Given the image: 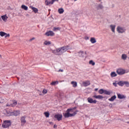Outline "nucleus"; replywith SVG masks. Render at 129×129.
I'll return each mask as SVG.
<instances>
[{
  "mask_svg": "<svg viewBox=\"0 0 129 129\" xmlns=\"http://www.w3.org/2000/svg\"><path fill=\"white\" fill-rule=\"evenodd\" d=\"M75 108H69L67 110L66 112L63 114V116L65 118H68V117H72L75 116L77 114L78 111H74Z\"/></svg>",
  "mask_w": 129,
  "mask_h": 129,
  "instance_id": "f257e3e1",
  "label": "nucleus"
},
{
  "mask_svg": "<svg viewBox=\"0 0 129 129\" xmlns=\"http://www.w3.org/2000/svg\"><path fill=\"white\" fill-rule=\"evenodd\" d=\"M68 48H69V46L68 45L61 47L58 48H57L56 49L53 50L52 53H54V54H57V53H58V55H62L63 53H65L67 50H68Z\"/></svg>",
  "mask_w": 129,
  "mask_h": 129,
  "instance_id": "f03ea898",
  "label": "nucleus"
},
{
  "mask_svg": "<svg viewBox=\"0 0 129 129\" xmlns=\"http://www.w3.org/2000/svg\"><path fill=\"white\" fill-rule=\"evenodd\" d=\"M12 125V122L11 120H5L4 121V123L2 124V126L4 128H8V127H10Z\"/></svg>",
  "mask_w": 129,
  "mask_h": 129,
  "instance_id": "7ed1b4c3",
  "label": "nucleus"
},
{
  "mask_svg": "<svg viewBox=\"0 0 129 129\" xmlns=\"http://www.w3.org/2000/svg\"><path fill=\"white\" fill-rule=\"evenodd\" d=\"M116 30L117 32H118V33H119V34H123V33L125 32V29L121 26H117Z\"/></svg>",
  "mask_w": 129,
  "mask_h": 129,
  "instance_id": "20e7f679",
  "label": "nucleus"
},
{
  "mask_svg": "<svg viewBox=\"0 0 129 129\" xmlns=\"http://www.w3.org/2000/svg\"><path fill=\"white\" fill-rule=\"evenodd\" d=\"M116 72L117 74L119 75H122L123 74H124L125 73H127V72H125V70L122 69H118Z\"/></svg>",
  "mask_w": 129,
  "mask_h": 129,
  "instance_id": "39448f33",
  "label": "nucleus"
},
{
  "mask_svg": "<svg viewBox=\"0 0 129 129\" xmlns=\"http://www.w3.org/2000/svg\"><path fill=\"white\" fill-rule=\"evenodd\" d=\"M62 117L63 116H62V114H57L54 115V118H56V120H58V121H60Z\"/></svg>",
  "mask_w": 129,
  "mask_h": 129,
  "instance_id": "423d86ee",
  "label": "nucleus"
},
{
  "mask_svg": "<svg viewBox=\"0 0 129 129\" xmlns=\"http://www.w3.org/2000/svg\"><path fill=\"white\" fill-rule=\"evenodd\" d=\"M54 2H58V0H52L50 2H48V0H45V6H49V5H53Z\"/></svg>",
  "mask_w": 129,
  "mask_h": 129,
  "instance_id": "0eeeda50",
  "label": "nucleus"
},
{
  "mask_svg": "<svg viewBox=\"0 0 129 129\" xmlns=\"http://www.w3.org/2000/svg\"><path fill=\"white\" fill-rule=\"evenodd\" d=\"M88 102L89 103H94L95 104L97 102V101L96 100H93L92 98L89 97L87 98Z\"/></svg>",
  "mask_w": 129,
  "mask_h": 129,
  "instance_id": "6e6552de",
  "label": "nucleus"
},
{
  "mask_svg": "<svg viewBox=\"0 0 129 129\" xmlns=\"http://www.w3.org/2000/svg\"><path fill=\"white\" fill-rule=\"evenodd\" d=\"M21 125L23 126L26 122H27V121H26V116H23L21 117Z\"/></svg>",
  "mask_w": 129,
  "mask_h": 129,
  "instance_id": "1a4fd4ad",
  "label": "nucleus"
},
{
  "mask_svg": "<svg viewBox=\"0 0 129 129\" xmlns=\"http://www.w3.org/2000/svg\"><path fill=\"white\" fill-rule=\"evenodd\" d=\"M45 35L46 36H47L48 37H49V36H54L55 33L54 32H53V31H49L47 32H46Z\"/></svg>",
  "mask_w": 129,
  "mask_h": 129,
  "instance_id": "9d476101",
  "label": "nucleus"
},
{
  "mask_svg": "<svg viewBox=\"0 0 129 129\" xmlns=\"http://www.w3.org/2000/svg\"><path fill=\"white\" fill-rule=\"evenodd\" d=\"M83 86H85V87H86V86H88L89 85H90V81H86L85 82H83Z\"/></svg>",
  "mask_w": 129,
  "mask_h": 129,
  "instance_id": "9b49d317",
  "label": "nucleus"
},
{
  "mask_svg": "<svg viewBox=\"0 0 129 129\" xmlns=\"http://www.w3.org/2000/svg\"><path fill=\"white\" fill-rule=\"evenodd\" d=\"M117 98H119V99H124V98H125V96H124V95H121L120 94L117 93Z\"/></svg>",
  "mask_w": 129,
  "mask_h": 129,
  "instance_id": "f8f14e48",
  "label": "nucleus"
},
{
  "mask_svg": "<svg viewBox=\"0 0 129 129\" xmlns=\"http://www.w3.org/2000/svg\"><path fill=\"white\" fill-rule=\"evenodd\" d=\"M1 18L3 20V21H4V22H7V21H8V19L9 18V17H8L7 15L2 16Z\"/></svg>",
  "mask_w": 129,
  "mask_h": 129,
  "instance_id": "ddd939ff",
  "label": "nucleus"
},
{
  "mask_svg": "<svg viewBox=\"0 0 129 129\" xmlns=\"http://www.w3.org/2000/svg\"><path fill=\"white\" fill-rule=\"evenodd\" d=\"M93 98H96V99H102V98H103V96H101V95H94L93 96Z\"/></svg>",
  "mask_w": 129,
  "mask_h": 129,
  "instance_id": "4468645a",
  "label": "nucleus"
},
{
  "mask_svg": "<svg viewBox=\"0 0 129 129\" xmlns=\"http://www.w3.org/2000/svg\"><path fill=\"white\" fill-rule=\"evenodd\" d=\"M110 28L113 33H115V25H111Z\"/></svg>",
  "mask_w": 129,
  "mask_h": 129,
  "instance_id": "2eb2a0df",
  "label": "nucleus"
},
{
  "mask_svg": "<svg viewBox=\"0 0 129 129\" xmlns=\"http://www.w3.org/2000/svg\"><path fill=\"white\" fill-rule=\"evenodd\" d=\"M29 8H30V9H31V10H32L35 14L38 13V9L37 8H36L33 6H30Z\"/></svg>",
  "mask_w": 129,
  "mask_h": 129,
  "instance_id": "dca6fc26",
  "label": "nucleus"
},
{
  "mask_svg": "<svg viewBox=\"0 0 129 129\" xmlns=\"http://www.w3.org/2000/svg\"><path fill=\"white\" fill-rule=\"evenodd\" d=\"M17 104H18V102H17V101H13V103L11 104L10 105V106H12V107H14V106H16Z\"/></svg>",
  "mask_w": 129,
  "mask_h": 129,
  "instance_id": "f3484780",
  "label": "nucleus"
},
{
  "mask_svg": "<svg viewBox=\"0 0 129 129\" xmlns=\"http://www.w3.org/2000/svg\"><path fill=\"white\" fill-rule=\"evenodd\" d=\"M90 42L92 43V44H94L96 43V39H95V38L92 37L90 39Z\"/></svg>",
  "mask_w": 129,
  "mask_h": 129,
  "instance_id": "a211bd4d",
  "label": "nucleus"
},
{
  "mask_svg": "<svg viewBox=\"0 0 129 129\" xmlns=\"http://www.w3.org/2000/svg\"><path fill=\"white\" fill-rule=\"evenodd\" d=\"M116 99V96L114 95L112 96L110 98L108 99L109 101H113L115 99Z\"/></svg>",
  "mask_w": 129,
  "mask_h": 129,
  "instance_id": "6ab92c4d",
  "label": "nucleus"
},
{
  "mask_svg": "<svg viewBox=\"0 0 129 129\" xmlns=\"http://www.w3.org/2000/svg\"><path fill=\"white\" fill-rule=\"evenodd\" d=\"M14 115H15V116H18V115H19L20 114V111L17 110V111H14L13 112Z\"/></svg>",
  "mask_w": 129,
  "mask_h": 129,
  "instance_id": "aec40b11",
  "label": "nucleus"
},
{
  "mask_svg": "<svg viewBox=\"0 0 129 129\" xmlns=\"http://www.w3.org/2000/svg\"><path fill=\"white\" fill-rule=\"evenodd\" d=\"M126 58H127V55L125 54H122L121 55V59L122 60H126Z\"/></svg>",
  "mask_w": 129,
  "mask_h": 129,
  "instance_id": "412c9836",
  "label": "nucleus"
},
{
  "mask_svg": "<svg viewBox=\"0 0 129 129\" xmlns=\"http://www.w3.org/2000/svg\"><path fill=\"white\" fill-rule=\"evenodd\" d=\"M117 85L119 86H123L124 85V81H119L117 83Z\"/></svg>",
  "mask_w": 129,
  "mask_h": 129,
  "instance_id": "4be33fe9",
  "label": "nucleus"
},
{
  "mask_svg": "<svg viewBox=\"0 0 129 129\" xmlns=\"http://www.w3.org/2000/svg\"><path fill=\"white\" fill-rule=\"evenodd\" d=\"M71 84H72L73 87H77V82L75 81H72L71 82Z\"/></svg>",
  "mask_w": 129,
  "mask_h": 129,
  "instance_id": "5701e85b",
  "label": "nucleus"
},
{
  "mask_svg": "<svg viewBox=\"0 0 129 129\" xmlns=\"http://www.w3.org/2000/svg\"><path fill=\"white\" fill-rule=\"evenodd\" d=\"M58 12L59 14H63V13H64V9H63V8H60L58 10Z\"/></svg>",
  "mask_w": 129,
  "mask_h": 129,
  "instance_id": "b1692460",
  "label": "nucleus"
},
{
  "mask_svg": "<svg viewBox=\"0 0 129 129\" xmlns=\"http://www.w3.org/2000/svg\"><path fill=\"white\" fill-rule=\"evenodd\" d=\"M6 35H7L6 33H5L3 31L0 32V36H1V37H5V36H6Z\"/></svg>",
  "mask_w": 129,
  "mask_h": 129,
  "instance_id": "393cba45",
  "label": "nucleus"
},
{
  "mask_svg": "<svg viewBox=\"0 0 129 129\" xmlns=\"http://www.w3.org/2000/svg\"><path fill=\"white\" fill-rule=\"evenodd\" d=\"M110 75L111 77H116L117 76L116 73L114 72H111Z\"/></svg>",
  "mask_w": 129,
  "mask_h": 129,
  "instance_id": "a878e982",
  "label": "nucleus"
},
{
  "mask_svg": "<svg viewBox=\"0 0 129 129\" xmlns=\"http://www.w3.org/2000/svg\"><path fill=\"white\" fill-rule=\"evenodd\" d=\"M58 83H59V82H58V81L52 82L50 83V85L55 86V85L58 84Z\"/></svg>",
  "mask_w": 129,
  "mask_h": 129,
  "instance_id": "bb28decb",
  "label": "nucleus"
},
{
  "mask_svg": "<svg viewBox=\"0 0 129 129\" xmlns=\"http://www.w3.org/2000/svg\"><path fill=\"white\" fill-rule=\"evenodd\" d=\"M21 8L25 11H28V7L25 5H22Z\"/></svg>",
  "mask_w": 129,
  "mask_h": 129,
  "instance_id": "cd10ccee",
  "label": "nucleus"
},
{
  "mask_svg": "<svg viewBox=\"0 0 129 129\" xmlns=\"http://www.w3.org/2000/svg\"><path fill=\"white\" fill-rule=\"evenodd\" d=\"M44 44L46 45H51V41H44Z\"/></svg>",
  "mask_w": 129,
  "mask_h": 129,
  "instance_id": "c85d7f7f",
  "label": "nucleus"
},
{
  "mask_svg": "<svg viewBox=\"0 0 129 129\" xmlns=\"http://www.w3.org/2000/svg\"><path fill=\"white\" fill-rule=\"evenodd\" d=\"M44 114L45 115L46 117H49V116H50V113H49V112H45L44 113Z\"/></svg>",
  "mask_w": 129,
  "mask_h": 129,
  "instance_id": "c756f323",
  "label": "nucleus"
},
{
  "mask_svg": "<svg viewBox=\"0 0 129 129\" xmlns=\"http://www.w3.org/2000/svg\"><path fill=\"white\" fill-rule=\"evenodd\" d=\"M124 85H125L126 87H129V82L127 81H124Z\"/></svg>",
  "mask_w": 129,
  "mask_h": 129,
  "instance_id": "7c9ffc66",
  "label": "nucleus"
},
{
  "mask_svg": "<svg viewBox=\"0 0 129 129\" xmlns=\"http://www.w3.org/2000/svg\"><path fill=\"white\" fill-rule=\"evenodd\" d=\"M104 93L106 94V95H110V92L108 91L105 90L104 91Z\"/></svg>",
  "mask_w": 129,
  "mask_h": 129,
  "instance_id": "2f4dec72",
  "label": "nucleus"
},
{
  "mask_svg": "<svg viewBox=\"0 0 129 129\" xmlns=\"http://www.w3.org/2000/svg\"><path fill=\"white\" fill-rule=\"evenodd\" d=\"M60 27H54L53 30L54 32H56V31H60Z\"/></svg>",
  "mask_w": 129,
  "mask_h": 129,
  "instance_id": "473e14b6",
  "label": "nucleus"
},
{
  "mask_svg": "<svg viewBox=\"0 0 129 129\" xmlns=\"http://www.w3.org/2000/svg\"><path fill=\"white\" fill-rule=\"evenodd\" d=\"M99 93L100 94H103V93H104V91L103 90V89H101L99 90Z\"/></svg>",
  "mask_w": 129,
  "mask_h": 129,
  "instance_id": "72a5a7b5",
  "label": "nucleus"
},
{
  "mask_svg": "<svg viewBox=\"0 0 129 129\" xmlns=\"http://www.w3.org/2000/svg\"><path fill=\"white\" fill-rule=\"evenodd\" d=\"M89 64L92 65L93 66H94L95 65V62H94L93 60H90L89 61Z\"/></svg>",
  "mask_w": 129,
  "mask_h": 129,
  "instance_id": "f704fd0d",
  "label": "nucleus"
},
{
  "mask_svg": "<svg viewBox=\"0 0 129 129\" xmlns=\"http://www.w3.org/2000/svg\"><path fill=\"white\" fill-rule=\"evenodd\" d=\"M47 92H48V91L46 89H43V90L42 91V93L43 94H46V93H47Z\"/></svg>",
  "mask_w": 129,
  "mask_h": 129,
  "instance_id": "c9c22d12",
  "label": "nucleus"
},
{
  "mask_svg": "<svg viewBox=\"0 0 129 129\" xmlns=\"http://www.w3.org/2000/svg\"><path fill=\"white\" fill-rule=\"evenodd\" d=\"M103 8V6L102 5H99L98 6V9H102Z\"/></svg>",
  "mask_w": 129,
  "mask_h": 129,
  "instance_id": "e433bc0d",
  "label": "nucleus"
},
{
  "mask_svg": "<svg viewBox=\"0 0 129 129\" xmlns=\"http://www.w3.org/2000/svg\"><path fill=\"white\" fill-rule=\"evenodd\" d=\"M10 34H7L5 35V38H7V37H8V38H10Z\"/></svg>",
  "mask_w": 129,
  "mask_h": 129,
  "instance_id": "4c0bfd02",
  "label": "nucleus"
},
{
  "mask_svg": "<svg viewBox=\"0 0 129 129\" xmlns=\"http://www.w3.org/2000/svg\"><path fill=\"white\" fill-rule=\"evenodd\" d=\"M35 37H33L32 38L30 39L29 41L30 42H32V41L35 40Z\"/></svg>",
  "mask_w": 129,
  "mask_h": 129,
  "instance_id": "58836bf2",
  "label": "nucleus"
},
{
  "mask_svg": "<svg viewBox=\"0 0 129 129\" xmlns=\"http://www.w3.org/2000/svg\"><path fill=\"white\" fill-rule=\"evenodd\" d=\"M113 85H114L115 87H116L117 86V84L115 83H113Z\"/></svg>",
  "mask_w": 129,
  "mask_h": 129,
  "instance_id": "ea45409f",
  "label": "nucleus"
},
{
  "mask_svg": "<svg viewBox=\"0 0 129 129\" xmlns=\"http://www.w3.org/2000/svg\"><path fill=\"white\" fill-rule=\"evenodd\" d=\"M80 54H81V55H83L84 54V52L81 51H80Z\"/></svg>",
  "mask_w": 129,
  "mask_h": 129,
  "instance_id": "a19ab883",
  "label": "nucleus"
},
{
  "mask_svg": "<svg viewBox=\"0 0 129 129\" xmlns=\"http://www.w3.org/2000/svg\"><path fill=\"white\" fill-rule=\"evenodd\" d=\"M53 127H54V128H56V127H57V125L54 124V125H53Z\"/></svg>",
  "mask_w": 129,
  "mask_h": 129,
  "instance_id": "79ce46f5",
  "label": "nucleus"
},
{
  "mask_svg": "<svg viewBox=\"0 0 129 129\" xmlns=\"http://www.w3.org/2000/svg\"><path fill=\"white\" fill-rule=\"evenodd\" d=\"M59 72H63V70H59Z\"/></svg>",
  "mask_w": 129,
  "mask_h": 129,
  "instance_id": "37998d69",
  "label": "nucleus"
},
{
  "mask_svg": "<svg viewBox=\"0 0 129 129\" xmlns=\"http://www.w3.org/2000/svg\"><path fill=\"white\" fill-rule=\"evenodd\" d=\"M98 90V89L97 88L95 89V91H97Z\"/></svg>",
  "mask_w": 129,
  "mask_h": 129,
  "instance_id": "c03bdc74",
  "label": "nucleus"
},
{
  "mask_svg": "<svg viewBox=\"0 0 129 129\" xmlns=\"http://www.w3.org/2000/svg\"><path fill=\"white\" fill-rule=\"evenodd\" d=\"M49 123H50V124H52V123H53V122H49Z\"/></svg>",
  "mask_w": 129,
  "mask_h": 129,
  "instance_id": "a18cd8bd",
  "label": "nucleus"
},
{
  "mask_svg": "<svg viewBox=\"0 0 129 129\" xmlns=\"http://www.w3.org/2000/svg\"><path fill=\"white\" fill-rule=\"evenodd\" d=\"M87 40H88V39H89V37H87Z\"/></svg>",
  "mask_w": 129,
  "mask_h": 129,
  "instance_id": "49530a36",
  "label": "nucleus"
},
{
  "mask_svg": "<svg viewBox=\"0 0 129 129\" xmlns=\"http://www.w3.org/2000/svg\"><path fill=\"white\" fill-rule=\"evenodd\" d=\"M99 2H101V0H99Z\"/></svg>",
  "mask_w": 129,
  "mask_h": 129,
  "instance_id": "de8ad7c7",
  "label": "nucleus"
},
{
  "mask_svg": "<svg viewBox=\"0 0 129 129\" xmlns=\"http://www.w3.org/2000/svg\"><path fill=\"white\" fill-rule=\"evenodd\" d=\"M128 54H129V51L128 52Z\"/></svg>",
  "mask_w": 129,
  "mask_h": 129,
  "instance_id": "09e8293b",
  "label": "nucleus"
},
{
  "mask_svg": "<svg viewBox=\"0 0 129 129\" xmlns=\"http://www.w3.org/2000/svg\"><path fill=\"white\" fill-rule=\"evenodd\" d=\"M74 1H77V0H74Z\"/></svg>",
  "mask_w": 129,
  "mask_h": 129,
  "instance_id": "8fccbe9b",
  "label": "nucleus"
}]
</instances>
